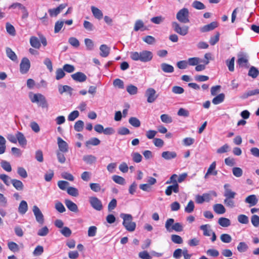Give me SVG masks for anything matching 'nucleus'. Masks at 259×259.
I'll list each match as a JSON object with an SVG mask.
<instances>
[{
    "instance_id": "nucleus-28",
    "label": "nucleus",
    "mask_w": 259,
    "mask_h": 259,
    "mask_svg": "<svg viewBox=\"0 0 259 259\" xmlns=\"http://www.w3.org/2000/svg\"><path fill=\"white\" fill-rule=\"evenodd\" d=\"M30 44L31 47L35 49H39L41 44L39 39L36 36H31L30 38Z\"/></svg>"
},
{
    "instance_id": "nucleus-16",
    "label": "nucleus",
    "mask_w": 259,
    "mask_h": 259,
    "mask_svg": "<svg viewBox=\"0 0 259 259\" xmlns=\"http://www.w3.org/2000/svg\"><path fill=\"white\" fill-rule=\"evenodd\" d=\"M178 193L179 192V186L178 184H173L169 186L165 190V194L167 196L171 195L172 192Z\"/></svg>"
},
{
    "instance_id": "nucleus-40",
    "label": "nucleus",
    "mask_w": 259,
    "mask_h": 259,
    "mask_svg": "<svg viewBox=\"0 0 259 259\" xmlns=\"http://www.w3.org/2000/svg\"><path fill=\"white\" fill-rule=\"evenodd\" d=\"M113 181L119 185H124L125 183V179L121 176L118 175H114L112 178Z\"/></svg>"
},
{
    "instance_id": "nucleus-7",
    "label": "nucleus",
    "mask_w": 259,
    "mask_h": 259,
    "mask_svg": "<svg viewBox=\"0 0 259 259\" xmlns=\"http://www.w3.org/2000/svg\"><path fill=\"white\" fill-rule=\"evenodd\" d=\"M89 202L91 206L96 210L100 211L103 208L101 201L95 196L90 197L89 198Z\"/></svg>"
},
{
    "instance_id": "nucleus-38",
    "label": "nucleus",
    "mask_w": 259,
    "mask_h": 259,
    "mask_svg": "<svg viewBox=\"0 0 259 259\" xmlns=\"http://www.w3.org/2000/svg\"><path fill=\"white\" fill-rule=\"evenodd\" d=\"M101 141L99 139L97 138H92L89 140L86 141L85 144L87 147H89V145H91L93 146H97L99 145Z\"/></svg>"
},
{
    "instance_id": "nucleus-34",
    "label": "nucleus",
    "mask_w": 259,
    "mask_h": 259,
    "mask_svg": "<svg viewBox=\"0 0 259 259\" xmlns=\"http://www.w3.org/2000/svg\"><path fill=\"white\" fill-rule=\"evenodd\" d=\"M82 159L87 164H92L96 162V157L92 155H87L83 156Z\"/></svg>"
},
{
    "instance_id": "nucleus-13",
    "label": "nucleus",
    "mask_w": 259,
    "mask_h": 259,
    "mask_svg": "<svg viewBox=\"0 0 259 259\" xmlns=\"http://www.w3.org/2000/svg\"><path fill=\"white\" fill-rule=\"evenodd\" d=\"M71 76L74 80L80 82L85 81L87 78L86 75L81 72H77L72 74Z\"/></svg>"
},
{
    "instance_id": "nucleus-12",
    "label": "nucleus",
    "mask_w": 259,
    "mask_h": 259,
    "mask_svg": "<svg viewBox=\"0 0 259 259\" xmlns=\"http://www.w3.org/2000/svg\"><path fill=\"white\" fill-rule=\"evenodd\" d=\"M57 142L59 151L62 153H66L68 151V144L64 141L61 138L58 137L57 138Z\"/></svg>"
},
{
    "instance_id": "nucleus-44",
    "label": "nucleus",
    "mask_w": 259,
    "mask_h": 259,
    "mask_svg": "<svg viewBox=\"0 0 259 259\" xmlns=\"http://www.w3.org/2000/svg\"><path fill=\"white\" fill-rule=\"evenodd\" d=\"M84 122L82 120L77 121L74 124V130L78 132H81L83 128Z\"/></svg>"
},
{
    "instance_id": "nucleus-30",
    "label": "nucleus",
    "mask_w": 259,
    "mask_h": 259,
    "mask_svg": "<svg viewBox=\"0 0 259 259\" xmlns=\"http://www.w3.org/2000/svg\"><path fill=\"white\" fill-rule=\"evenodd\" d=\"M213 208L214 211L218 214H223L226 212V209L222 204H214Z\"/></svg>"
},
{
    "instance_id": "nucleus-24",
    "label": "nucleus",
    "mask_w": 259,
    "mask_h": 259,
    "mask_svg": "<svg viewBox=\"0 0 259 259\" xmlns=\"http://www.w3.org/2000/svg\"><path fill=\"white\" fill-rule=\"evenodd\" d=\"M6 53L7 56L11 59L13 61H17L18 60V57L15 53L9 47L6 48Z\"/></svg>"
},
{
    "instance_id": "nucleus-9",
    "label": "nucleus",
    "mask_w": 259,
    "mask_h": 259,
    "mask_svg": "<svg viewBox=\"0 0 259 259\" xmlns=\"http://www.w3.org/2000/svg\"><path fill=\"white\" fill-rule=\"evenodd\" d=\"M30 67V62L26 57L22 58L20 64V71L22 74L26 73Z\"/></svg>"
},
{
    "instance_id": "nucleus-45",
    "label": "nucleus",
    "mask_w": 259,
    "mask_h": 259,
    "mask_svg": "<svg viewBox=\"0 0 259 259\" xmlns=\"http://www.w3.org/2000/svg\"><path fill=\"white\" fill-rule=\"evenodd\" d=\"M171 240L172 242L176 244H182L183 242V240L182 238L178 235L176 234H172L171 235Z\"/></svg>"
},
{
    "instance_id": "nucleus-19",
    "label": "nucleus",
    "mask_w": 259,
    "mask_h": 259,
    "mask_svg": "<svg viewBox=\"0 0 259 259\" xmlns=\"http://www.w3.org/2000/svg\"><path fill=\"white\" fill-rule=\"evenodd\" d=\"M11 183L13 186L18 191H23L24 189V185L23 183L17 179H13L11 180Z\"/></svg>"
},
{
    "instance_id": "nucleus-22",
    "label": "nucleus",
    "mask_w": 259,
    "mask_h": 259,
    "mask_svg": "<svg viewBox=\"0 0 259 259\" xmlns=\"http://www.w3.org/2000/svg\"><path fill=\"white\" fill-rule=\"evenodd\" d=\"M17 141L20 146L24 147L27 145V140L23 133L20 132H17Z\"/></svg>"
},
{
    "instance_id": "nucleus-55",
    "label": "nucleus",
    "mask_w": 259,
    "mask_h": 259,
    "mask_svg": "<svg viewBox=\"0 0 259 259\" xmlns=\"http://www.w3.org/2000/svg\"><path fill=\"white\" fill-rule=\"evenodd\" d=\"M234 199V198H225L224 203L227 207L233 208L235 206Z\"/></svg>"
},
{
    "instance_id": "nucleus-48",
    "label": "nucleus",
    "mask_w": 259,
    "mask_h": 259,
    "mask_svg": "<svg viewBox=\"0 0 259 259\" xmlns=\"http://www.w3.org/2000/svg\"><path fill=\"white\" fill-rule=\"evenodd\" d=\"M238 221L243 224H247L249 223V219L245 214H239L237 217Z\"/></svg>"
},
{
    "instance_id": "nucleus-33",
    "label": "nucleus",
    "mask_w": 259,
    "mask_h": 259,
    "mask_svg": "<svg viewBox=\"0 0 259 259\" xmlns=\"http://www.w3.org/2000/svg\"><path fill=\"white\" fill-rule=\"evenodd\" d=\"M210 227V225L208 224L202 225L200 227V230H202L203 232V235L205 236H210L212 231L209 229Z\"/></svg>"
},
{
    "instance_id": "nucleus-27",
    "label": "nucleus",
    "mask_w": 259,
    "mask_h": 259,
    "mask_svg": "<svg viewBox=\"0 0 259 259\" xmlns=\"http://www.w3.org/2000/svg\"><path fill=\"white\" fill-rule=\"evenodd\" d=\"M91 11L93 14V16L99 20L103 18V14L102 12L98 8L94 7H91Z\"/></svg>"
},
{
    "instance_id": "nucleus-14",
    "label": "nucleus",
    "mask_w": 259,
    "mask_h": 259,
    "mask_svg": "<svg viewBox=\"0 0 259 259\" xmlns=\"http://www.w3.org/2000/svg\"><path fill=\"white\" fill-rule=\"evenodd\" d=\"M217 27H218V23L217 22L213 21L208 24L205 25L203 26V27H201L200 31L201 32H208V31L213 30Z\"/></svg>"
},
{
    "instance_id": "nucleus-39",
    "label": "nucleus",
    "mask_w": 259,
    "mask_h": 259,
    "mask_svg": "<svg viewBox=\"0 0 259 259\" xmlns=\"http://www.w3.org/2000/svg\"><path fill=\"white\" fill-rule=\"evenodd\" d=\"M128 122L131 125L135 127H139L141 125V122L139 119L135 117L130 118Z\"/></svg>"
},
{
    "instance_id": "nucleus-20",
    "label": "nucleus",
    "mask_w": 259,
    "mask_h": 259,
    "mask_svg": "<svg viewBox=\"0 0 259 259\" xmlns=\"http://www.w3.org/2000/svg\"><path fill=\"white\" fill-rule=\"evenodd\" d=\"M245 202L246 203L249 204V206L251 207L254 206L257 204L258 199H257L256 195L253 194L247 196L245 199Z\"/></svg>"
},
{
    "instance_id": "nucleus-61",
    "label": "nucleus",
    "mask_w": 259,
    "mask_h": 259,
    "mask_svg": "<svg viewBox=\"0 0 259 259\" xmlns=\"http://www.w3.org/2000/svg\"><path fill=\"white\" fill-rule=\"evenodd\" d=\"M83 25L84 28L88 31H93L95 28L94 25L92 23L86 20L84 21Z\"/></svg>"
},
{
    "instance_id": "nucleus-8",
    "label": "nucleus",
    "mask_w": 259,
    "mask_h": 259,
    "mask_svg": "<svg viewBox=\"0 0 259 259\" xmlns=\"http://www.w3.org/2000/svg\"><path fill=\"white\" fill-rule=\"evenodd\" d=\"M145 95L147 98V102L149 103L154 102L158 97L155 90L151 88H148L146 91Z\"/></svg>"
},
{
    "instance_id": "nucleus-60",
    "label": "nucleus",
    "mask_w": 259,
    "mask_h": 259,
    "mask_svg": "<svg viewBox=\"0 0 259 259\" xmlns=\"http://www.w3.org/2000/svg\"><path fill=\"white\" fill-rule=\"evenodd\" d=\"M67 193L71 196L76 197L78 195V190L74 187H70L67 189Z\"/></svg>"
},
{
    "instance_id": "nucleus-59",
    "label": "nucleus",
    "mask_w": 259,
    "mask_h": 259,
    "mask_svg": "<svg viewBox=\"0 0 259 259\" xmlns=\"http://www.w3.org/2000/svg\"><path fill=\"white\" fill-rule=\"evenodd\" d=\"M79 115V112L77 110H74L71 112L68 116V120L69 121H74Z\"/></svg>"
},
{
    "instance_id": "nucleus-3",
    "label": "nucleus",
    "mask_w": 259,
    "mask_h": 259,
    "mask_svg": "<svg viewBox=\"0 0 259 259\" xmlns=\"http://www.w3.org/2000/svg\"><path fill=\"white\" fill-rule=\"evenodd\" d=\"M174 219H168L165 224V227L166 231L168 232H171L173 231L176 232H181L183 230V227L180 223H174Z\"/></svg>"
},
{
    "instance_id": "nucleus-42",
    "label": "nucleus",
    "mask_w": 259,
    "mask_h": 259,
    "mask_svg": "<svg viewBox=\"0 0 259 259\" xmlns=\"http://www.w3.org/2000/svg\"><path fill=\"white\" fill-rule=\"evenodd\" d=\"M192 6L197 10H203L205 8V5L198 1H194L192 4Z\"/></svg>"
},
{
    "instance_id": "nucleus-32",
    "label": "nucleus",
    "mask_w": 259,
    "mask_h": 259,
    "mask_svg": "<svg viewBox=\"0 0 259 259\" xmlns=\"http://www.w3.org/2000/svg\"><path fill=\"white\" fill-rule=\"evenodd\" d=\"M144 27L145 26L143 22L141 20H138L135 22L134 26V30L135 31H138L139 30L143 31L146 29V28Z\"/></svg>"
},
{
    "instance_id": "nucleus-29",
    "label": "nucleus",
    "mask_w": 259,
    "mask_h": 259,
    "mask_svg": "<svg viewBox=\"0 0 259 259\" xmlns=\"http://www.w3.org/2000/svg\"><path fill=\"white\" fill-rule=\"evenodd\" d=\"M259 94V89H255L254 90L248 91L244 93L240 97L242 99H245L248 97L253 96L255 95Z\"/></svg>"
},
{
    "instance_id": "nucleus-52",
    "label": "nucleus",
    "mask_w": 259,
    "mask_h": 259,
    "mask_svg": "<svg viewBox=\"0 0 259 259\" xmlns=\"http://www.w3.org/2000/svg\"><path fill=\"white\" fill-rule=\"evenodd\" d=\"M220 239L221 241L226 243H229L232 241L231 236L228 234H223L221 235Z\"/></svg>"
},
{
    "instance_id": "nucleus-51",
    "label": "nucleus",
    "mask_w": 259,
    "mask_h": 259,
    "mask_svg": "<svg viewBox=\"0 0 259 259\" xmlns=\"http://www.w3.org/2000/svg\"><path fill=\"white\" fill-rule=\"evenodd\" d=\"M64 23V21L59 20L57 21L55 24L54 32L55 33H58L62 28Z\"/></svg>"
},
{
    "instance_id": "nucleus-17",
    "label": "nucleus",
    "mask_w": 259,
    "mask_h": 259,
    "mask_svg": "<svg viewBox=\"0 0 259 259\" xmlns=\"http://www.w3.org/2000/svg\"><path fill=\"white\" fill-rule=\"evenodd\" d=\"M64 203L68 209L70 211L74 212L78 211V209L77 205L70 200L66 199Z\"/></svg>"
},
{
    "instance_id": "nucleus-46",
    "label": "nucleus",
    "mask_w": 259,
    "mask_h": 259,
    "mask_svg": "<svg viewBox=\"0 0 259 259\" xmlns=\"http://www.w3.org/2000/svg\"><path fill=\"white\" fill-rule=\"evenodd\" d=\"M9 249L13 252H18L19 250L18 245L14 242H10L8 244Z\"/></svg>"
},
{
    "instance_id": "nucleus-49",
    "label": "nucleus",
    "mask_w": 259,
    "mask_h": 259,
    "mask_svg": "<svg viewBox=\"0 0 259 259\" xmlns=\"http://www.w3.org/2000/svg\"><path fill=\"white\" fill-rule=\"evenodd\" d=\"M194 203L192 200H190L185 208V211L187 213H191L194 209Z\"/></svg>"
},
{
    "instance_id": "nucleus-50",
    "label": "nucleus",
    "mask_w": 259,
    "mask_h": 259,
    "mask_svg": "<svg viewBox=\"0 0 259 259\" xmlns=\"http://www.w3.org/2000/svg\"><path fill=\"white\" fill-rule=\"evenodd\" d=\"M0 179L2 180L5 185L8 186H10V184H11V180L12 179L6 174H1Z\"/></svg>"
},
{
    "instance_id": "nucleus-18",
    "label": "nucleus",
    "mask_w": 259,
    "mask_h": 259,
    "mask_svg": "<svg viewBox=\"0 0 259 259\" xmlns=\"http://www.w3.org/2000/svg\"><path fill=\"white\" fill-rule=\"evenodd\" d=\"M73 89L69 85H62L61 84L59 85L58 86V91L60 94H63L65 92H67L69 94L70 96H71L72 94Z\"/></svg>"
},
{
    "instance_id": "nucleus-21",
    "label": "nucleus",
    "mask_w": 259,
    "mask_h": 259,
    "mask_svg": "<svg viewBox=\"0 0 259 259\" xmlns=\"http://www.w3.org/2000/svg\"><path fill=\"white\" fill-rule=\"evenodd\" d=\"M177 156L176 152L174 151H164L161 154L162 157L167 160L175 158Z\"/></svg>"
},
{
    "instance_id": "nucleus-1",
    "label": "nucleus",
    "mask_w": 259,
    "mask_h": 259,
    "mask_svg": "<svg viewBox=\"0 0 259 259\" xmlns=\"http://www.w3.org/2000/svg\"><path fill=\"white\" fill-rule=\"evenodd\" d=\"M130 57L134 61L148 62L152 59L153 54L151 51L147 50H144L140 52H132L131 53Z\"/></svg>"
},
{
    "instance_id": "nucleus-54",
    "label": "nucleus",
    "mask_w": 259,
    "mask_h": 259,
    "mask_svg": "<svg viewBox=\"0 0 259 259\" xmlns=\"http://www.w3.org/2000/svg\"><path fill=\"white\" fill-rule=\"evenodd\" d=\"M133 160L136 163L140 162L142 160V155L138 152H134L132 154Z\"/></svg>"
},
{
    "instance_id": "nucleus-47",
    "label": "nucleus",
    "mask_w": 259,
    "mask_h": 259,
    "mask_svg": "<svg viewBox=\"0 0 259 259\" xmlns=\"http://www.w3.org/2000/svg\"><path fill=\"white\" fill-rule=\"evenodd\" d=\"M126 91L131 95H136L138 92V88L133 84H130L127 86Z\"/></svg>"
},
{
    "instance_id": "nucleus-53",
    "label": "nucleus",
    "mask_w": 259,
    "mask_h": 259,
    "mask_svg": "<svg viewBox=\"0 0 259 259\" xmlns=\"http://www.w3.org/2000/svg\"><path fill=\"white\" fill-rule=\"evenodd\" d=\"M44 252V247L41 245H37L33 252V255L35 256H39Z\"/></svg>"
},
{
    "instance_id": "nucleus-5",
    "label": "nucleus",
    "mask_w": 259,
    "mask_h": 259,
    "mask_svg": "<svg viewBox=\"0 0 259 259\" xmlns=\"http://www.w3.org/2000/svg\"><path fill=\"white\" fill-rule=\"evenodd\" d=\"M189 11L187 8H183L177 14L176 18L181 23H187L190 22L189 19Z\"/></svg>"
},
{
    "instance_id": "nucleus-41",
    "label": "nucleus",
    "mask_w": 259,
    "mask_h": 259,
    "mask_svg": "<svg viewBox=\"0 0 259 259\" xmlns=\"http://www.w3.org/2000/svg\"><path fill=\"white\" fill-rule=\"evenodd\" d=\"M2 167L6 171L10 172L12 171V167L10 163L6 160H2L1 162Z\"/></svg>"
},
{
    "instance_id": "nucleus-37",
    "label": "nucleus",
    "mask_w": 259,
    "mask_h": 259,
    "mask_svg": "<svg viewBox=\"0 0 259 259\" xmlns=\"http://www.w3.org/2000/svg\"><path fill=\"white\" fill-rule=\"evenodd\" d=\"M225 99V95L223 93L220 94L215 97L212 101V102L214 105H218L223 102Z\"/></svg>"
},
{
    "instance_id": "nucleus-26",
    "label": "nucleus",
    "mask_w": 259,
    "mask_h": 259,
    "mask_svg": "<svg viewBox=\"0 0 259 259\" xmlns=\"http://www.w3.org/2000/svg\"><path fill=\"white\" fill-rule=\"evenodd\" d=\"M100 56L102 57H107L109 53L110 49L106 45H102L100 47Z\"/></svg>"
},
{
    "instance_id": "nucleus-36",
    "label": "nucleus",
    "mask_w": 259,
    "mask_h": 259,
    "mask_svg": "<svg viewBox=\"0 0 259 259\" xmlns=\"http://www.w3.org/2000/svg\"><path fill=\"white\" fill-rule=\"evenodd\" d=\"M237 249L239 252H245L248 250V246L246 242H240L239 243Z\"/></svg>"
},
{
    "instance_id": "nucleus-63",
    "label": "nucleus",
    "mask_w": 259,
    "mask_h": 259,
    "mask_svg": "<svg viewBox=\"0 0 259 259\" xmlns=\"http://www.w3.org/2000/svg\"><path fill=\"white\" fill-rule=\"evenodd\" d=\"M56 79L57 80H60V79L63 78L65 75L64 70L61 68L57 69L56 72Z\"/></svg>"
},
{
    "instance_id": "nucleus-62",
    "label": "nucleus",
    "mask_w": 259,
    "mask_h": 259,
    "mask_svg": "<svg viewBox=\"0 0 259 259\" xmlns=\"http://www.w3.org/2000/svg\"><path fill=\"white\" fill-rule=\"evenodd\" d=\"M232 172L234 176L239 178L242 176L243 174L242 169L240 167H234L232 169Z\"/></svg>"
},
{
    "instance_id": "nucleus-23",
    "label": "nucleus",
    "mask_w": 259,
    "mask_h": 259,
    "mask_svg": "<svg viewBox=\"0 0 259 259\" xmlns=\"http://www.w3.org/2000/svg\"><path fill=\"white\" fill-rule=\"evenodd\" d=\"M28 210V204L26 201L22 200L18 206V212L21 214H24Z\"/></svg>"
},
{
    "instance_id": "nucleus-57",
    "label": "nucleus",
    "mask_w": 259,
    "mask_h": 259,
    "mask_svg": "<svg viewBox=\"0 0 259 259\" xmlns=\"http://www.w3.org/2000/svg\"><path fill=\"white\" fill-rule=\"evenodd\" d=\"M18 174L22 178H26L28 176L27 172L24 168L18 167L17 168Z\"/></svg>"
},
{
    "instance_id": "nucleus-31",
    "label": "nucleus",
    "mask_w": 259,
    "mask_h": 259,
    "mask_svg": "<svg viewBox=\"0 0 259 259\" xmlns=\"http://www.w3.org/2000/svg\"><path fill=\"white\" fill-rule=\"evenodd\" d=\"M219 224L223 227H228L231 225V221L226 218H220L218 220Z\"/></svg>"
},
{
    "instance_id": "nucleus-25",
    "label": "nucleus",
    "mask_w": 259,
    "mask_h": 259,
    "mask_svg": "<svg viewBox=\"0 0 259 259\" xmlns=\"http://www.w3.org/2000/svg\"><path fill=\"white\" fill-rule=\"evenodd\" d=\"M160 67L163 72L165 73H172L174 71V67L167 63H162L160 64Z\"/></svg>"
},
{
    "instance_id": "nucleus-2",
    "label": "nucleus",
    "mask_w": 259,
    "mask_h": 259,
    "mask_svg": "<svg viewBox=\"0 0 259 259\" xmlns=\"http://www.w3.org/2000/svg\"><path fill=\"white\" fill-rule=\"evenodd\" d=\"M120 217L123 219L122 225L127 231L129 232L135 231L136 224L132 221L133 217L131 214L122 213L120 214Z\"/></svg>"
},
{
    "instance_id": "nucleus-64",
    "label": "nucleus",
    "mask_w": 259,
    "mask_h": 259,
    "mask_svg": "<svg viewBox=\"0 0 259 259\" xmlns=\"http://www.w3.org/2000/svg\"><path fill=\"white\" fill-rule=\"evenodd\" d=\"M251 222L254 227H258L259 226V217L256 214L252 215Z\"/></svg>"
},
{
    "instance_id": "nucleus-56",
    "label": "nucleus",
    "mask_w": 259,
    "mask_h": 259,
    "mask_svg": "<svg viewBox=\"0 0 259 259\" xmlns=\"http://www.w3.org/2000/svg\"><path fill=\"white\" fill-rule=\"evenodd\" d=\"M160 119L163 122L170 123L172 122V118L168 114H163L160 116Z\"/></svg>"
},
{
    "instance_id": "nucleus-6",
    "label": "nucleus",
    "mask_w": 259,
    "mask_h": 259,
    "mask_svg": "<svg viewBox=\"0 0 259 259\" xmlns=\"http://www.w3.org/2000/svg\"><path fill=\"white\" fill-rule=\"evenodd\" d=\"M172 27L176 32L182 36H185L188 33V26L184 25L182 27H181L180 25L176 22H173L172 23Z\"/></svg>"
},
{
    "instance_id": "nucleus-35",
    "label": "nucleus",
    "mask_w": 259,
    "mask_h": 259,
    "mask_svg": "<svg viewBox=\"0 0 259 259\" xmlns=\"http://www.w3.org/2000/svg\"><path fill=\"white\" fill-rule=\"evenodd\" d=\"M248 75L253 78H255L259 75V71L257 68L251 66L248 71Z\"/></svg>"
},
{
    "instance_id": "nucleus-58",
    "label": "nucleus",
    "mask_w": 259,
    "mask_h": 259,
    "mask_svg": "<svg viewBox=\"0 0 259 259\" xmlns=\"http://www.w3.org/2000/svg\"><path fill=\"white\" fill-rule=\"evenodd\" d=\"M200 62V59L197 57L190 58L188 59V64L191 66L197 65Z\"/></svg>"
},
{
    "instance_id": "nucleus-43",
    "label": "nucleus",
    "mask_w": 259,
    "mask_h": 259,
    "mask_svg": "<svg viewBox=\"0 0 259 259\" xmlns=\"http://www.w3.org/2000/svg\"><path fill=\"white\" fill-rule=\"evenodd\" d=\"M6 30L7 32L11 35L12 36H15L16 35V30L15 27L10 23H6Z\"/></svg>"
},
{
    "instance_id": "nucleus-10",
    "label": "nucleus",
    "mask_w": 259,
    "mask_h": 259,
    "mask_svg": "<svg viewBox=\"0 0 259 259\" xmlns=\"http://www.w3.org/2000/svg\"><path fill=\"white\" fill-rule=\"evenodd\" d=\"M32 211L35 217L36 221L40 224H42L44 222V217L39 208L36 206H33Z\"/></svg>"
},
{
    "instance_id": "nucleus-15",
    "label": "nucleus",
    "mask_w": 259,
    "mask_h": 259,
    "mask_svg": "<svg viewBox=\"0 0 259 259\" xmlns=\"http://www.w3.org/2000/svg\"><path fill=\"white\" fill-rule=\"evenodd\" d=\"M237 63L240 66H246L248 63L247 56L246 54L240 53L238 55Z\"/></svg>"
},
{
    "instance_id": "nucleus-4",
    "label": "nucleus",
    "mask_w": 259,
    "mask_h": 259,
    "mask_svg": "<svg viewBox=\"0 0 259 259\" xmlns=\"http://www.w3.org/2000/svg\"><path fill=\"white\" fill-rule=\"evenodd\" d=\"M32 103H36L42 108L48 107V104L45 97L41 94H34L32 97L30 96Z\"/></svg>"
},
{
    "instance_id": "nucleus-11",
    "label": "nucleus",
    "mask_w": 259,
    "mask_h": 259,
    "mask_svg": "<svg viewBox=\"0 0 259 259\" xmlns=\"http://www.w3.org/2000/svg\"><path fill=\"white\" fill-rule=\"evenodd\" d=\"M230 185L229 184H226L224 186V196L225 198H235L236 195V192L232 191L231 189H229Z\"/></svg>"
}]
</instances>
